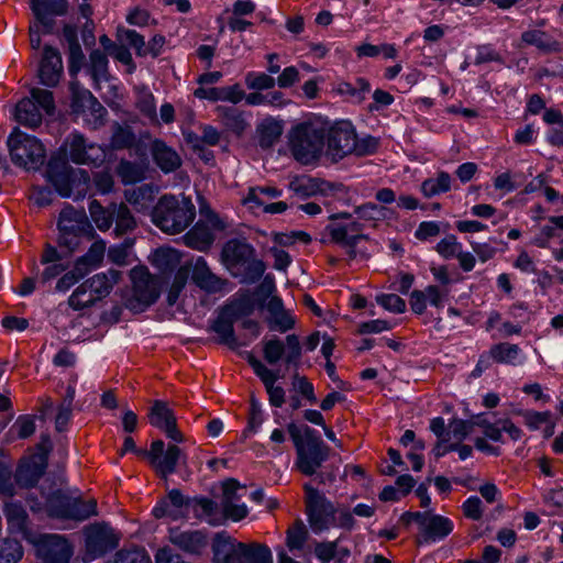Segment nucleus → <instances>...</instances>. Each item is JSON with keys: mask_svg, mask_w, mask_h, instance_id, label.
Segmentation results:
<instances>
[{"mask_svg": "<svg viewBox=\"0 0 563 563\" xmlns=\"http://www.w3.org/2000/svg\"><path fill=\"white\" fill-rule=\"evenodd\" d=\"M328 130L329 122L321 118H312L292 126L288 139L294 157L305 165L317 162L324 151Z\"/></svg>", "mask_w": 563, "mask_h": 563, "instance_id": "f257e3e1", "label": "nucleus"}, {"mask_svg": "<svg viewBox=\"0 0 563 563\" xmlns=\"http://www.w3.org/2000/svg\"><path fill=\"white\" fill-rule=\"evenodd\" d=\"M221 258L231 275L241 278L242 283H255L266 268L264 262L255 257L254 247L244 239L229 240L223 245Z\"/></svg>", "mask_w": 563, "mask_h": 563, "instance_id": "f03ea898", "label": "nucleus"}, {"mask_svg": "<svg viewBox=\"0 0 563 563\" xmlns=\"http://www.w3.org/2000/svg\"><path fill=\"white\" fill-rule=\"evenodd\" d=\"M195 216V205L184 195H164L152 210L153 222L169 234L184 231L191 224Z\"/></svg>", "mask_w": 563, "mask_h": 563, "instance_id": "7ed1b4c3", "label": "nucleus"}, {"mask_svg": "<svg viewBox=\"0 0 563 563\" xmlns=\"http://www.w3.org/2000/svg\"><path fill=\"white\" fill-rule=\"evenodd\" d=\"M288 432L296 449V467L307 476L313 475L329 456V449L322 440L316 437L309 428H299L294 423L288 426Z\"/></svg>", "mask_w": 563, "mask_h": 563, "instance_id": "20e7f679", "label": "nucleus"}, {"mask_svg": "<svg viewBox=\"0 0 563 563\" xmlns=\"http://www.w3.org/2000/svg\"><path fill=\"white\" fill-rule=\"evenodd\" d=\"M327 154L333 161L355 154L363 156L373 153L377 147V142L373 137L358 140L353 125L350 122L342 121L331 125L327 131Z\"/></svg>", "mask_w": 563, "mask_h": 563, "instance_id": "39448f33", "label": "nucleus"}, {"mask_svg": "<svg viewBox=\"0 0 563 563\" xmlns=\"http://www.w3.org/2000/svg\"><path fill=\"white\" fill-rule=\"evenodd\" d=\"M58 246L65 249L68 254L74 253L81 244L82 238L93 239L95 229L88 220L84 209H75L66 206L59 213Z\"/></svg>", "mask_w": 563, "mask_h": 563, "instance_id": "423d86ee", "label": "nucleus"}, {"mask_svg": "<svg viewBox=\"0 0 563 563\" xmlns=\"http://www.w3.org/2000/svg\"><path fill=\"white\" fill-rule=\"evenodd\" d=\"M12 162L26 170H36L46 161V148L35 136L14 128L7 140Z\"/></svg>", "mask_w": 563, "mask_h": 563, "instance_id": "0eeeda50", "label": "nucleus"}, {"mask_svg": "<svg viewBox=\"0 0 563 563\" xmlns=\"http://www.w3.org/2000/svg\"><path fill=\"white\" fill-rule=\"evenodd\" d=\"M131 291L125 305L130 310L143 311L153 305L161 295L162 280L150 273L145 266L130 271Z\"/></svg>", "mask_w": 563, "mask_h": 563, "instance_id": "6e6552de", "label": "nucleus"}, {"mask_svg": "<svg viewBox=\"0 0 563 563\" xmlns=\"http://www.w3.org/2000/svg\"><path fill=\"white\" fill-rule=\"evenodd\" d=\"M55 109L53 93L45 89L34 88L31 96L19 101L13 117L18 123L35 129L41 125L45 114H52Z\"/></svg>", "mask_w": 563, "mask_h": 563, "instance_id": "1a4fd4ad", "label": "nucleus"}, {"mask_svg": "<svg viewBox=\"0 0 563 563\" xmlns=\"http://www.w3.org/2000/svg\"><path fill=\"white\" fill-rule=\"evenodd\" d=\"M46 508L51 517L77 521H84L97 515V501L95 499L82 500L59 490L47 498Z\"/></svg>", "mask_w": 563, "mask_h": 563, "instance_id": "9d476101", "label": "nucleus"}, {"mask_svg": "<svg viewBox=\"0 0 563 563\" xmlns=\"http://www.w3.org/2000/svg\"><path fill=\"white\" fill-rule=\"evenodd\" d=\"M85 554L82 561L91 562L115 549L120 536L106 523H95L85 528Z\"/></svg>", "mask_w": 563, "mask_h": 563, "instance_id": "9b49d317", "label": "nucleus"}, {"mask_svg": "<svg viewBox=\"0 0 563 563\" xmlns=\"http://www.w3.org/2000/svg\"><path fill=\"white\" fill-rule=\"evenodd\" d=\"M262 346L263 357L271 365L283 361L286 365L297 366L302 355L301 343L296 334H288L285 341L277 336L264 339Z\"/></svg>", "mask_w": 563, "mask_h": 563, "instance_id": "f8f14e48", "label": "nucleus"}, {"mask_svg": "<svg viewBox=\"0 0 563 563\" xmlns=\"http://www.w3.org/2000/svg\"><path fill=\"white\" fill-rule=\"evenodd\" d=\"M62 151L65 156L78 165L99 166L106 159V150L96 144L87 143L79 133H71L65 140Z\"/></svg>", "mask_w": 563, "mask_h": 563, "instance_id": "ddd939ff", "label": "nucleus"}, {"mask_svg": "<svg viewBox=\"0 0 563 563\" xmlns=\"http://www.w3.org/2000/svg\"><path fill=\"white\" fill-rule=\"evenodd\" d=\"M164 448L163 440L153 441L147 456L155 472L166 479L176 471L179 463L186 462V456L181 449L175 444H169L165 452Z\"/></svg>", "mask_w": 563, "mask_h": 563, "instance_id": "4468645a", "label": "nucleus"}, {"mask_svg": "<svg viewBox=\"0 0 563 563\" xmlns=\"http://www.w3.org/2000/svg\"><path fill=\"white\" fill-rule=\"evenodd\" d=\"M307 494V509L309 523L313 532H322L329 529L334 521V508L319 492L310 485H305Z\"/></svg>", "mask_w": 563, "mask_h": 563, "instance_id": "2eb2a0df", "label": "nucleus"}, {"mask_svg": "<svg viewBox=\"0 0 563 563\" xmlns=\"http://www.w3.org/2000/svg\"><path fill=\"white\" fill-rule=\"evenodd\" d=\"M36 554L43 563H68L73 547L64 536L45 534L36 542Z\"/></svg>", "mask_w": 563, "mask_h": 563, "instance_id": "dca6fc26", "label": "nucleus"}, {"mask_svg": "<svg viewBox=\"0 0 563 563\" xmlns=\"http://www.w3.org/2000/svg\"><path fill=\"white\" fill-rule=\"evenodd\" d=\"M246 361L253 368L256 376H258L264 384L269 404L273 407L280 408L285 404L286 393L282 386L275 385L279 379L278 373L269 369L263 362L257 360L251 353H247Z\"/></svg>", "mask_w": 563, "mask_h": 563, "instance_id": "f3484780", "label": "nucleus"}, {"mask_svg": "<svg viewBox=\"0 0 563 563\" xmlns=\"http://www.w3.org/2000/svg\"><path fill=\"white\" fill-rule=\"evenodd\" d=\"M148 420L153 427L163 431L170 440L178 443L184 441V435L177 428L176 417L166 402L154 401L148 413Z\"/></svg>", "mask_w": 563, "mask_h": 563, "instance_id": "a211bd4d", "label": "nucleus"}, {"mask_svg": "<svg viewBox=\"0 0 563 563\" xmlns=\"http://www.w3.org/2000/svg\"><path fill=\"white\" fill-rule=\"evenodd\" d=\"M244 543L219 532L212 542V563H243Z\"/></svg>", "mask_w": 563, "mask_h": 563, "instance_id": "6ab92c4d", "label": "nucleus"}, {"mask_svg": "<svg viewBox=\"0 0 563 563\" xmlns=\"http://www.w3.org/2000/svg\"><path fill=\"white\" fill-rule=\"evenodd\" d=\"M168 539L179 550L192 555L201 554L208 545V536L201 530L170 528Z\"/></svg>", "mask_w": 563, "mask_h": 563, "instance_id": "aec40b11", "label": "nucleus"}, {"mask_svg": "<svg viewBox=\"0 0 563 563\" xmlns=\"http://www.w3.org/2000/svg\"><path fill=\"white\" fill-rule=\"evenodd\" d=\"M76 173H79L82 176L85 184L88 183L89 177L85 170H75L70 168L65 162H63L60 166L55 162H51L47 169V177L60 196L70 197L74 185V176Z\"/></svg>", "mask_w": 563, "mask_h": 563, "instance_id": "412c9836", "label": "nucleus"}, {"mask_svg": "<svg viewBox=\"0 0 563 563\" xmlns=\"http://www.w3.org/2000/svg\"><path fill=\"white\" fill-rule=\"evenodd\" d=\"M191 279L201 289L208 292H218L225 289L228 280L213 274L203 257L192 262Z\"/></svg>", "mask_w": 563, "mask_h": 563, "instance_id": "4be33fe9", "label": "nucleus"}, {"mask_svg": "<svg viewBox=\"0 0 563 563\" xmlns=\"http://www.w3.org/2000/svg\"><path fill=\"white\" fill-rule=\"evenodd\" d=\"M424 541H437L449 536L453 530L452 521L439 515H416Z\"/></svg>", "mask_w": 563, "mask_h": 563, "instance_id": "5701e85b", "label": "nucleus"}, {"mask_svg": "<svg viewBox=\"0 0 563 563\" xmlns=\"http://www.w3.org/2000/svg\"><path fill=\"white\" fill-rule=\"evenodd\" d=\"M63 74V62L57 49L46 45L38 68L41 82L45 86L58 84Z\"/></svg>", "mask_w": 563, "mask_h": 563, "instance_id": "b1692460", "label": "nucleus"}, {"mask_svg": "<svg viewBox=\"0 0 563 563\" xmlns=\"http://www.w3.org/2000/svg\"><path fill=\"white\" fill-rule=\"evenodd\" d=\"M31 8L37 21L47 30L52 27V21L47 15H64L68 9L67 0H31Z\"/></svg>", "mask_w": 563, "mask_h": 563, "instance_id": "393cba45", "label": "nucleus"}, {"mask_svg": "<svg viewBox=\"0 0 563 563\" xmlns=\"http://www.w3.org/2000/svg\"><path fill=\"white\" fill-rule=\"evenodd\" d=\"M521 44L526 46H534L543 54L559 53L562 49L561 43L553 38L547 32L532 29L521 34Z\"/></svg>", "mask_w": 563, "mask_h": 563, "instance_id": "a878e982", "label": "nucleus"}, {"mask_svg": "<svg viewBox=\"0 0 563 563\" xmlns=\"http://www.w3.org/2000/svg\"><path fill=\"white\" fill-rule=\"evenodd\" d=\"M188 505V500L179 489H172L166 499L161 500L154 508L155 518L169 517L177 520L183 516L181 509Z\"/></svg>", "mask_w": 563, "mask_h": 563, "instance_id": "bb28decb", "label": "nucleus"}, {"mask_svg": "<svg viewBox=\"0 0 563 563\" xmlns=\"http://www.w3.org/2000/svg\"><path fill=\"white\" fill-rule=\"evenodd\" d=\"M121 279V273L117 269H108L107 272L98 273L92 277L85 280L86 286L89 287L93 297L98 300L106 298L114 285Z\"/></svg>", "mask_w": 563, "mask_h": 563, "instance_id": "cd10ccee", "label": "nucleus"}, {"mask_svg": "<svg viewBox=\"0 0 563 563\" xmlns=\"http://www.w3.org/2000/svg\"><path fill=\"white\" fill-rule=\"evenodd\" d=\"M266 309L271 314L267 320L271 330H277L284 333L294 328L295 320L285 310L283 301L279 297H272L266 303Z\"/></svg>", "mask_w": 563, "mask_h": 563, "instance_id": "c85d7f7f", "label": "nucleus"}, {"mask_svg": "<svg viewBox=\"0 0 563 563\" xmlns=\"http://www.w3.org/2000/svg\"><path fill=\"white\" fill-rule=\"evenodd\" d=\"M152 155L155 164L164 172L172 173L181 166V158L175 150L162 141H154Z\"/></svg>", "mask_w": 563, "mask_h": 563, "instance_id": "c756f323", "label": "nucleus"}, {"mask_svg": "<svg viewBox=\"0 0 563 563\" xmlns=\"http://www.w3.org/2000/svg\"><path fill=\"white\" fill-rule=\"evenodd\" d=\"M183 239L187 246L203 252L212 245L214 235L208 223L199 221Z\"/></svg>", "mask_w": 563, "mask_h": 563, "instance_id": "7c9ffc66", "label": "nucleus"}, {"mask_svg": "<svg viewBox=\"0 0 563 563\" xmlns=\"http://www.w3.org/2000/svg\"><path fill=\"white\" fill-rule=\"evenodd\" d=\"M106 249V242L102 239H98L90 245L82 256L75 261V264L88 274L101 265Z\"/></svg>", "mask_w": 563, "mask_h": 563, "instance_id": "2f4dec72", "label": "nucleus"}, {"mask_svg": "<svg viewBox=\"0 0 563 563\" xmlns=\"http://www.w3.org/2000/svg\"><path fill=\"white\" fill-rule=\"evenodd\" d=\"M258 143L263 148H269L278 142L283 134V124L273 118L264 119L257 125Z\"/></svg>", "mask_w": 563, "mask_h": 563, "instance_id": "473e14b6", "label": "nucleus"}, {"mask_svg": "<svg viewBox=\"0 0 563 563\" xmlns=\"http://www.w3.org/2000/svg\"><path fill=\"white\" fill-rule=\"evenodd\" d=\"M4 516L9 529L25 538L27 534V514L24 508L16 503H8L4 508Z\"/></svg>", "mask_w": 563, "mask_h": 563, "instance_id": "72a5a7b5", "label": "nucleus"}, {"mask_svg": "<svg viewBox=\"0 0 563 563\" xmlns=\"http://www.w3.org/2000/svg\"><path fill=\"white\" fill-rule=\"evenodd\" d=\"M125 199L136 211L142 212L152 208L155 194L152 187L141 186L126 190Z\"/></svg>", "mask_w": 563, "mask_h": 563, "instance_id": "f704fd0d", "label": "nucleus"}, {"mask_svg": "<svg viewBox=\"0 0 563 563\" xmlns=\"http://www.w3.org/2000/svg\"><path fill=\"white\" fill-rule=\"evenodd\" d=\"M282 195V191L275 187H255L250 188L243 203L246 205L252 211L256 212L261 209L262 205L271 201Z\"/></svg>", "mask_w": 563, "mask_h": 563, "instance_id": "c9c22d12", "label": "nucleus"}, {"mask_svg": "<svg viewBox=\"0 0 563 563\" xmlns=\"http://www.w3.org/2000/svg\"><path fill=\"white\" fill-rule=\"evenodd\" d=\"M89 213L92 222L100 231L106 232L112 227L114 220L113 203L102 207L99 201L92 200L89 205Z\"/></svg>", "mask_w": 563, "mask_h": 563, "instance_id": "e433bc0d", "label": "nucleus"}, {"mask_svg": "<svg viewBox=\"0 0 563 563\" xmlns=\"http://www.w3.org/2000/svg\"><path fill=\"white\" fill-rule=\"evenodd\" d=\"M113 210H114L113 222H115L114 233L117 236L123 235V234L131 232L135 229V227H136L135 219L133 218L129 208L125 205L113 203Z\"/></svg>", "mask_w": 563, "mask_h": 563, "instance_id": "4c0bfd02", "label": "nucleus"}, {"mask_svg": "<svg viewBox=\"0 0 563 563\" xmlns=\"http://www.w3.org/2000/svg\"><path fill=\"white\" fill-rule=\"evenodd\" d=\"M45 471V464L27 463L16 471V482L23 487H31L37 483Z\"/></svg>", "mask_w": 563, "mask_h": 563, "instance_id": "58836bf2", "label": "nucleus"}, {"mask_svg": "<svg viewBox=\"0 0 563 563\" xmlns=\"http://www.w3.org/2000/svg\"><path fill=\"white\" fill-rule=\"evenodd\" d=\"M97 301L99 300L93 297L91 289L86 286L85 282L77 286V288L68 298V305L74 310H82L85 308H89Z\"/></svg>", "mask_w": 563, "mask_h": 563, "instance_id": "ea45409f", "label": "nucleus"}, {"mask_svg": "<svg viewBox=\"0 0 563 563\" xmlns=\"http://www.w3.org/2000/svg\"><path fill=\"white\" fill-rule=\"evenodd\" d=\"M243 563H273L268 547L260 543H244Z\"/></svg>", "mask_w": 563, "mask_h": 563, "instance_id": "a19ab883", "label": "nucleus"}, {"mask_svg": "<svg viewBox=\"0 0 563 563\" xmlns=\"http://www.w3.org/2000/svg\"><path fill=\"white\" fill-rule=\"evenodd\" d=\"M490 356L498 363L516 364V360L520 354V347L517 344L499 343L492 346L489 351Z\"/></svg>", "mask_w": 563, "mask_h": 563, "instance_id": "79ce46f5", "label": "nucleus"}, {"mask_svg": "<svg viewBox=\"0 0 563 563\" xmlns=\"http://www.w3.org/2000/svg\"><path fill=\"white\" fill-rule=\"evenodd\" d=\"M451 188V177L448 173H440L437 178H429L421 185L422 194L430 198L441 192H446Z\"/></svg>", "mask_w": 563, "mask_h": 563, "instance_id": "37998d69", "label": "nucleus"}, {"mask_svg": "<svg viewBox=\"0 0 563 563\" xmlns=\"http://www.w3.org/2000/svg\"><path fill=\"white\" fill-rule=\"evenodd\" d=\"M89 60L91 76L99 84L100 80L107 77L108 58L103 52L96 49L90 53Z\"/></svg>", "mask_w": 563, "mask_h": 563, "instance_id": "c03bdc74", "label": "nucleus"}, {"mask_svg": "<svg viewBox=\"0 0 563 563\" xmlns=\"http://www.w3.org/2000/svg\"><path fill=\"white\" fill-rule=\"evenodd\" d=\"M369 89V82L364 78L356 79L355 86L343 82L339 88L341 93L349 96L355 102H362Z\"/></svg>", "mask_w": 563, "mask_h": 563, "instance_id": "a18cd8bd", "label": "nucleus"}, {"mask_svg": "<svg viewBox=\"0 0 563 563\" xmlns=\"http://www.w3.org/2000/svg\"><path fill=\"white\" fill-rule=\"evenodd\" d=\"M23 556L19 541L7 539L0 545V563H18Z\"/></svg>", "mask_w": 563, "mask_h": 563, "instance_id": "49530a36", "label": "nucleus"}, {"mask_svg": "<svg viewBox=\"0 0 563 563\" xmlns=\"http://www.w3.org/2000/svg\"><path fill=\"white\" fill-rule=\"evenodd\" d=\"M179 261L178 253L168 247H161L156 250L151 258L153 265L161 269L173 268Z\"/></svg>", "mask_w": 563, "mask_h": 563, "instance_id": "de8ad7c7", "label": "nucleus"}, {"mask_svg": "<svg viewBox=\"0 0 563 563\" xmlns=\"http://www.w3.org/2000/svg\"><path fill=\"white\" fill-rule=\"evenodd\" d=\"M86 275L85 271L74 264L73 269L66 273L64 272V274L58 278L55 290L58 292H66Z\"/></svg>", "mask_w": 563, "mask_h": 563, "instance_id": "09e8293b", "label": "nucleus"}, {"mask_svg": "<svg viewBox=\"0 0 563 563\" xmlns=\"http://www.w3.org/2000/svg\"><path fill=\"white\" fill-rule=\"evenodd\" d=\"M276 80L265 73L250 71L245 75V85L252 90H267L275 86Z\"/></svg>", "mask_w": 563, "mask_h": 563, "instance_id": "8fccbe9b", "label": "nucleus"}, {"mask_svg": "<svg viewBox=\"0 0 563 563\" xmlns=\"http://www.w3.org/2000/svg\"><path fill=\"white\" fill-rule=\"evenodd\" d=\"M462 249V244L457 241L456 236L453 234H449L444 236L439 243L435 245V251L440 256L445 260H450L457 256Z\"/></svg>", "mask_w": 563, "mask_h": 563, "instance_id": "3c124183", "label": "nucleus"}, {"mask_svg": "<svg viewBox=\"0 0 563 563\" xmlns=\"http://www.w3.org/2000/svg\"><path fill=\"white\" fill-rule=\"evenodd\" d=\"M376 301L384 309L394 312L402 313L406 310V302L396 294H382L376 297Z\"/></svg>", "mask_w": 563, "mask_h": 563, "instance_id": "603ef678", "label": "nucleus"}, {"mask_svg": "<svg viewBox=\"0 0 563 563\" xmlns=\"http://www.w3.org/2000/svg\"><path fill=\"white\" fill-rule=\"evenodd\" d=\"M217 112L222 118L224 124L233 130H242L244 128V120L241 113L234 108L218 107Z\"/></svg>", "mask_w": 563, "mask_h": 563, "instance_id": "864d4df0", "label": "nucleus"}, {"mask_svg": "<svg viewBox=\"0 0 563 563\" xmlns=\"http://www.w3.org/2000/svg\"><path fill=\"white\" fill-rule=\"evenodd\" d=\"M212 330L220 336L222 343H225L229 346L236 345L234 330L231 322L220 318L214 321Z\"/></svg>", "mask_w": 563, "mask_h": 563, "instance_id": "5fc2aeb1", "label": "nucleus"}, {"mask_svg": "<svg viewBox=\"0 0 563 563\" xmlns=\"http://www.w3.org/2000/svg\"><path fill=\"white\" fill-rule=\"evenodd\" d=\"M134 142V134L129 128H123L121 125H115L112 136H111V146L113 148H124L129 147Z\"/></svg>", "mask_w": 563, "mask_h": 563, "instance_id": "6e6d98bb", "label": "nucleus"}, {"mask_svg": "<svg viewBox=\"0 0 563 563\" xmlns=\"http://www.w3.org/2000/svg\"><path fill=\"white\" fill-rule=\"evenodd\" d=\"M187 277H188V271L186 269H179L175 277H174V280L168 289V292H167V302L169 306H173L176 303L178 297H179V294L181 292V290L184 289L186 283H187Z\"/></svg>", "mask_w": 563, "mask_h": 563, "instance_id": "4d7b16f0", "label": "nucleus"}, {"mask_svg": "<svg viewBox=\"0 0 563 563\" xmlns=\"http://www.w3.org/2000/svg\"><path fill=\"white\" fill-rule=\"evenodd\" d=\"M221 507L224 516L233 521H240L249 514L246 505L240 501H221Z\"/></svg>", "mask_w": 563, "mask_h": 563, "instance_id": "13d9d810", "label": "nucleus"}, {"mask_svg": "<svg viewBox=\"0 0 563 563\" xmlns=\"http://www.w3.org/2000/svg\"><path fill=\"white\" fill-rule=\"evenodd\" d=\"M117 172L125 184L135 183L142 178L141 169L136 165L126 161H122L119 164Z\"/></svg>", "mask_w": 563, "mask_h": 563, "instance_id": "bf43d9fd", "label": "nucleus"}, {"mask_svg": "<svg viewBox=\"0 0 563 563\" xmlns=\"http://www.w3.org/2000/svg\"><path fill=\"white\" fill-rule=\"evenodd\" d=\"M115 563H151L148 554L144 550L119 551Z\"/></svg>", "mask_w": 563, "mask_h": 563, "instance_id": "052dcab7", "label": "nucleus"}, {"mask_svg": "<svg viewBox=\"0 0 563 563\" xmlns=\"http://www.w3.org/2000/svg\"><path fill=\"white\" fill-rule=\"evenodd\" d=\"M136 104L144 115L151 120L156 118L155 98L150 91H141Z\"/></svg>", "mask_w": 563, "mask_h": 563, "instance_id": "680f3d73", "label": "nucleus"}, {"mask_svg": "<svg viewBox=\"0 0 563 563\" xmlns=\"http://www.w3.org/2000/svg\"><path fill=\"white\" fill-rule=\"evenodd\" d=\"M81 98H82V102L85 104H87V107L91 110V113L96 118L95 128L98 124H101L102 120H103V117L107 113L106 109L101 106V103L88 90H84L82 91Z\"/></svg>", "mask_w": 563, "mask_h": 563, "instance_id": "e2e57ef3", "label": "nucleus"}, {"mask_svg": "<svg viewBox=\"0 0 563 563\" xmlns=\"http://www.w3.org/2000/svg\"><path fill=\"white\" fill-rule=\"evenodd\" d=\"M307 532L302 525H296L287 532V547L290 550H299L303 547Z\"/></svg>", "mask_w": 563, "mask_h": 563, "instance_id": "0e129e2a", "label": "nucleus"}, {"mask_svg": "<svg viewBox=\"0 0 563 563\" xmlns=\"http://www.w3.org/2000/svg\"><path fill=\"white\" fill-rule=\"evenodd\" d=\"M385 208L375 203H365L355 209V213L360 219L367 221L379 220L385 214Z\"/></svg>", "mask_w": 563, "mask_h": 563, "instance_id": "69168bd1", "label": "nucleus"}, {"mask_svg": "<svg viewBox=\"0 0 563 563\" xmlns=\"http://www.w3.org/2000/svg\"><path fill=\"white\" fill-rule=\"evenodd\" d=\"M124 41L132 46L139 56H146L147 48L144 37L134 30L123 31Z\"/></svg>", "mask_w": 563, "mask_h": 563, "instance_id": "338daca9", "label": "nucleus"}, {"mask_svg": "<svg viewBox=\"0 0 563 563\" xmlns=\"http://www.w3.org/2000/svg\"><path fill=\"white\" fill-rule=\"evenodd\" d=\"M131 247V244L128 242H124L120 245L111 246L108 250V258L113 264L124 266L128 264V256H129V250Z\"/></svg>", "mask_w": 563, "mask_h": 563, "instance_id": "774afa93", "label": "nucleus"}]
</instances>
